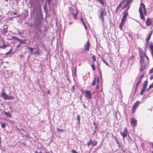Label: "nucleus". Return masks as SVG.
Masks as SVG:
<instances>
[{
    "mask_svg": "<svg viewBox=\"0 0 153 153\" xmlns=\"http://www.w3.org/2000/svg\"><path fill=\"white\" fill-rule=\"evenodd\" d=\"M139 53L140 56V64L141 67L140 71H142L145 69L146 67V64L145 63L144 61V57H146L148 60L149 58L144 53L139 51Z\"/></svg>",
    "mask_w": 153,
    "mask_h": 153,
    "instance_id": "nucleus-1",
    "label": "nucleus"
},
{
    "mask_svg": "<svg viewBox=\"0 0 153 153\" xmlns=\"http://www.w3.org/2000/svg\"><path fill=\"white\" fill-rule=\"evenodd\" d=\"M139 12L140 13V16L142 19L145 20V18L143 15V12L145 15H146V10L145 5L143 3L140 4V6L139 8Z\"/></svg>",
    "mask_w": 153,
    "mask_h": 153,
    "instance_id": "nucleus-2",
    "label": "nucleus"
},
{
    "mask_svg": "<svg viewBox=\"0 0 153 153\" xmlns=\"http://www.w3.org/2000/svg\"><path fill=\"white\" fill-rule=\"evenodd\" d=\"M107 15V12L104 8H101L100 9V13L99 17L101 19L102 21L104 22L105 21L104 17Z\"/></svg>",
    "mask_w": 153,
    "mask_h": 153,
    "instance_id": "nucleus-3",
    "label": "nucleus"
},
{
    "mask_svg": "<svg viewBox=\"0 0 153 153\" xmlns=\"http://www.w3.org/2000/svg\"><path fill=\"white\" fill-rule=\"evenodd\" d=\"M1 96L5 100H13L14 99L13 96L8 95L5 92H1Z\"/></svg>",
    "mask_w": 153,
    "mask_h": 153,
    "instance_id": "nucleus-4",
    "label": "nucleus"
},
{
    "mask_svg": "<svg viewBox=\"0 0 153 153\" xmlns=\"http://www.w3.org/2000/svg\"><path fill=\"white\" fill-rule=\"evenodd\" d=\"M133 1V0H123L121 3V5L123 6V8L126 7Z\"/></svg>",
    "mask_w": 153,
    "mask_h": 153,
    "instance_id": "nucleus-5",
    "label": "nucleus"
},
{
    "mask_svg": "<svg viewBox=\"0 0 153 153\" xmlns=\"http://www.w3.org/2000/svg\"><path fill=\"white\" fill-rule=\"evenodd\" d=\"M69 10L72 14L73 18L76 19V17L78 13L77 11L76 10H73L70 7H69Z\"/></svg>",
    "mask_w": 153,
    "mask_h": 153,
    "instance_id": "nucleus-6",
    "label": "nucleus"
},
{
    "mask_svg": "<svg viewBox=\"0 0 153 153\" xmlns=\"http://www.w3.org/2000/svg\"><path fill=\"white\" fill-rule=\"evenodd\" d=\"M97 141H96L95 140H93L91 139H90L87 143V145L88 146H89L90 145H92L93 146H94L97 145Z\"/></svg>",
    "mask_w": 153,
    "mask_h": 153,
    "instance_id": "nucleus-7",
    "label": "nucleus"
},
{
    "mask_svg": "<svg viewBox=\"0 0 153 153\" xmlns=\"http://www.w3.org/2000/svg\"><path fill=\"white\" fill-rule=\"evenodd\" d=\"M129 7H130V6H129L128 8L126 10V11H125L124 12V14L123 16L122 19L121 20V22H123L125 23V22L126 19V18H127V16L128 15V13L127 11L129 8Z\"/></svg>",
    "mask_w": 153,
    "mask_h": 153,
    "instance_id": "nucleus-8",
    "label": "nucleus"
},
{
    "mask_svg": "<svg viewBox=\"0 0 153 153\" xmlns=\"http://www.w3.org/2000/svg\"><path fill=\"white\" fill-rule=\"evenodd\" d=\"M140 103V102L138 101H137V102L134 103L132 108L133 113H134V112L136 109L139 105Z\"/></svg>",
    "mask_w": 153,
    "mask_h": 153,
    "instance_id": "nucleus-9",
    "label": "nucleus"
},
{
    "mask_svg": "<svg viewBox=\"0 0 153 153\" xmlns=\"http://www.w3.org/2000/svg\"><path fill=\"white\" fill-rule=\"evenodd\" d=\"M134 59L135 58L134 56L132 55L130 56L129 58L128 61V65H131L133 63V62L134 60Z\"/></svg>",
    "mask_w": 153,
    "mask_h": 153,
    "instance_id": "nucleus-10",
    "label": "nucleus"
},
{
    "mask_svg": "<svg viewBox=\"0 0 153 153\" xmlns=\"http://www.w3.org/2000/svg\"><path fill=\"white\" fill-rule=\"evenodd\" d=\"M85 96L88 99H90L91 97V92L90 91H86L85 92Z\"/></svg>",
    "mask_w": 153,
    "mask_h": 153,
    "instance_id": "nucleus-11",
    "label": "nucleus"
},
{
    "mask_svg": "<svg viewBox=\"0 0 153 153\" xmlns=\"http://www.w3.org/2000/svg\"><path fill=\"white\" fill-rule=\"evenodd\" d=\"M128 134L127 130L126 128H125L122 132H121V134L123 136L124 141H125L124 138L126 137Z\"/></svg>",
    "mask_w": 153,
    "mask_h": 153,
    "instance_id": "nucleus-12",
    "label": "nucleus"
},
{
    "mask_svg": "<svg viewBox=\"0 0 153 153\" xmlns=\"http://www.w3.org/2000/svg\"><path fill=\"white\" fill-rule=\"evenodd\" d=\"M89 42L88 41H87L86 42L85 44L84 45V50L85 51H88L89 50Z\"/></svg>",
    "mask_w": 153,
    "mask_h": 153,
    "instance_id": "nucleus-13",
    "label": "nucleus"
},
{
    "mask_svg": "<svg viewBox=\"0 0 153 153\" xmlns=\"http://www.w3.org/2000/svg\"><path fill=\"white\" fill-rule=\"evenodd\" d=\"M131 123L132 125H133L134 126H135L137 125V120L134 118H132L131 119Z\"/></svg>",
    "mask_w": 153,
    "mask_h": 153,
    "instance_id": "nucleus-14",
    "label": "nucleus"
},
{
    "mask_svg": "<svg viewBox=\"0 0 153 153\" xmlns=\"http://www.w3.org/2000/svg\"><path fill=\"white\" fill-rule=\"evenodd\" d=\"M96 80H97V83H98L99 81V78H98V77H95L94 80L91 83V85L92 86L95 85V84Z\"/></svg>",
    "mask_w": 153,
    "mask_h": 153,
    "instance_id": "nucleus-15",
    "label": "nucleus"
},
{
    "mask_svg": "<svg viewBox=\"0 0 153 153\" xmlns=\"http://www.w3.org/2000/svg\"><path fill=\"white\" fill-rule=\"evenodd\" d=\"M41 23V21L40 20H39L38 21H36L34 23V25L35 26H36V28H37L39 27V25Z\"/></svg>",
    "mask_w": 153,
    "mask_h": 153,
    "instance_id": "nucleus-16",
    "label": "nucleus"
},
{
    "mask_svg": "<svg viewBox=\"0 0 153 153\" xmlns=\"http://www.w3.org/2000/svg\"><path fill=\"white\" fill-rule=\"evenodd\" d=\"M148 84V81L147 80L145 81L143 84V88L146 89L147 87V86Z\"/></svg>",
    "mask_w": 153,
    "mask_h": 153,
    "instance_id": "nucleus-17",
    "label": "nucleus"
},
{
    "mask_svg": "<svg viewBox=\"0 0 153 153\" xmlns=\"http://www.w3.org/2000/svg\"><path fill=\"white\" fill-rule=\"evenodd\" d=\"M146 24L147 26H149L151 25V22L150 19H147L146 20Z\"/></svg>",
    "mask_w": 153,
    "mask_h": 153,
    "instance_id": "nucleus-18",
    "label": "nucleus"
},
{
    "mask_svg": "<svg viewBox=\"0 0 153 153\" xmlns=\"http://www.w3.org/2000/svg\"><path fill=\"white\" fill-rule=\"evenodd\" d=\"M141 80H141V78H139L138 81L136 83V89L137 88L138 85H139V84L140 83Z\"/></svg>",
    "mask_w": 153,
    "mask_h": 153,
    "instance_id": "nucleus-19",
    "label": "nucleus"
},
{
    "mask_svg": "<svg viewBox=\"0 0 153 153\" xmlns=\"http://www.w3.org/2000/svg\"><path fill=\"white\" fill-rule=\"evenodd\" d=\"M4 114L5 115H6L7 117H11V114L9 111L8 112L5 111L4 112Z\"/></svg>",
    "mask_w": 153,
    "mask_h": 153,
    "instance_id": "nucleus-20",
    "label": "nucleus"
},
{
    "mask_svg": "<svg viewBox=\"0 0 153 153\" xmlns=\"http://www.w3.org/2000/svg\"><path fill=\"white\" fill-rule=\"evenodd\" d=\"M152 35V33H150L149 35H148V36L147 39V40H146V41L147 42H148L149 40L150 39V37H151V36Z\"/></svg>",
    "mask_w": 153,
    "mask_h": 153,
    "instance_id": "nucleus-21",
    "label": "nucleus"
},
{
    "mask_svg": "<svg viewBox=\"0 0 153 153\" xmlns=\"http://www.w3.org/2000/svg\"><path fill=\"white\" fill-rule=\"evenodd\" d=\"M124 23L123 22H121V23L119 26V28L121 30H122V27L124 25Z\"/></svg>",
    "mask_w": 153,
    "mask_h": 153,
    "instance_id": "nucleus-22",
    "label": "nucleus"
},
{
    "mask_svg": "<svg viewBox=\"0 0 153 153\" xmlns=\"http://www.w3.org/2000/svg\"><path fill=\"white\" fill-rule=\"evenodd\" d=\"M146 89L143 88L141 90V91H140V94L141 95H142L144 93V92H145V91Z\"/></svg>",
    "mask_w": 153,
    "mask_h": 153,
    "instance_id": "nucleus-23",
    "label": "nucleus"
},
{
    "mask_svg": "<svg viewBox=\"0 0 153 153\" xmlns=\"http://www.w3.org/2000/svg\"><path fill=\"white\" fill-rule=\"evenodd\" d=\"M3 34L4 35H5L7 32V30L5 28L3 29Z\"/></svg>",
    "mask_w": 153,
    "mask_h": 153,
    "instance_id": "nucleus-24",
    "label": "nucleus"
},
{
    "mask_svg": "<svg viewBox=\"0 0 153 153\" xmlns=\"http://www.w3.org/2000/svg\"><path fill=\"white\" fill-rule=\"evenodd\" d=\"M12 49L11 48L10 50L9 51H8V52L6 53H5L6 55H8L9 54H10L12 52Z\"/></svg>",
    "mask_w": 153,
    "mask_h": 153,
    "instance_id": "nucleus-25",
    "label": "nucleus"
},
{
    "mask_svg": "<svg viewBox=\"0 0 153 153\" xmlns=\"http://www.w3.org/2000/svg\"><path fill=\"white\" fill-rule=\"evenodd\" d=\"M7 47V45H5L4 44H3V45L2 46H1L0 48L2 49H4L5 48Z\"/></svg>",
    "mask_w": 153,
    "mask_h": 153,
    "instance_id": "nucleus-26",
    "label": "nucleus"
},
{
    "mask_svg": "<svg viewBox=\"0 0 153 153\" xmlns=\"http://www.w3.org/2000/svg\"><path fill=\"white\" fill-rule=\"evenodd\" d=\"M28 49L30 50V52H32V53H33V48L29 47L28 48Z\"/></svg>",
    "mask_w": 153,
    "mask_h": 153,
    "instance_id": "nucleus-27",
    "label": "nucleus"
},
{
    "mask_svg": "<svg viewBox=\"0 0 153 153\" xmlns=\"http://www.w3.org/2000/svg\"><path fill=\"white\" fill-rule=\"evenodd\" d=\"M153 88V83L151 85H150V86L149 87V88H148L147 90H148L149 89H151Z\"/></svg>",
    "mask_w": 153,
    "mask_h": 153,
    "instance_id": "nucleus-28",
    "label": "nucleus"
},
{
    "mask_svg": "<svg viewBox=\"0 0 153 153\" xmlns=\"http://www.w3.org/2000/svg\"><path fill=\"white\" fill-rule=\"evenodd\" d=\"M92 58L94 61H96V57L94 55H93Z\"/></svg>",
    "mask_w": 153,
    "mask_h": 153,
    "instance_id": "nucleus-29",
    "label": "nucleus"
},
{
    "mask_svg": "<svg viewBox=\"0 0 153 153\" xmlns=\"http://www.w3.org/2000/svg\"><path fill=\"white\" fill-rule=\"evenodd\" d=\"M57 130L58 132H62L63 131V129L57 128Z\"/></svg>",
    "mask_w": 153,
    "mask_h": 153,
    "instance_id": "nucleus-30",
    "label": "nucleus"
},
{
    "mask_svg": "<svg viewBox=\"0 0 153 153\" xmlns=\"http://www.w3.org/2000/svg\"><path fill=\"white\" fill-rule=\"evenodd\" d=\"M128 35L129 36V37L131 39H132L133 38V36L131 34V33H128Z\"/></svg>",
    "mask_w": 153,
    "mask_h": 153,
    "instance_id": "nucleus-31",
    "label": "nucleus"
},
{
    "mask_svg": "<svg viewBox=\"0 0 153 153\" xmlns=\"http://www.w3.org/2000/svg\"><path fill=\"white\" fill-rule=\"evenodd\" d=\"M102 60L103 62L105 63L107 66H109L108 64L105 61V60L103 59V58L102 59Z\"/></svg>",
    "mask_w": 153,
    "mask_h": 153,
    "instance_id": "nucleus-32",
    "label": "nucleus"
},
{
    "mask_svg": "<svg viewBox=\"0 0 153 153\" xmlns=\"http://www.w3.org/2000/svg\"><path fill=\"white\" fill-rule=\"evenodd\" d=\"M14 38H15V39L17 40L19 42H20L21 41V40L19 39L18 38L16 37H13Z\"/></svg>",
    "mask_w": 153,
    "mask_h": 153,
    "instance_id": "nucleus-33",
    "label": "nucleus"
},
{
    "mask_svg": "<svg viewBox=\"0 0 153 153\" xmlns=\"http://www.w3.org/2000/svg\"><path fill=\"white\" fill-rule=\"evenodd\" d=\"M14 38H15V39L17 40L19 42H20L21 41V40L19 39L18 38L16 37H13Z\"/></svg>",
    "mask_w": 153,
    "mask_h": 153,
    "instance_id": "nucleus-34",
    "label": "nucleus"
},
{
    "mask_svg": "<svg viewBox=\"0 0 153 153\" xmlns=\"http://www.w3.org/2000/svg\"><path fill=\"white\" fill-rule=\"evenodd\" d=\"M97 1H99L100 3L102 4H103V2L102 0H97Z\"/></svg>",
    "mask_w": 153,
    "mask_h": 153,
    "instance_id": "nucleus-35",
    "label": "nucleus"
},
{
    "mask_svg": "<svg viewBox=\"0 0 153 153\" xmlns=\"http://www.w3.org/2000/svg\"><path fill=\"white\" fill-rule=\"evenodd\" d=\"M71 152L72 153H78L77 152H76V151L74 149H72L71 150Z\"/></svg>",
    "mask_w": 153,
    "mask_h": 153,
    "instance_id": "nucleus-36",
    "label": "nucleus"
},
{
    "mask_svg": "<svg viewBox=\"0 0 153 153\" xmlns=\"http://www.w3.org/2000/svg\"><path fill=\"white\" fill-rule=\"evenodd\" d=\"M35 53L39 54H40L39 51L38 50H37Z\"/></svg>",
    "mask_w": 153,
    "mask_h": 153,
    "instance_id": "nucleus-37",
    "label": "nucleus"
},
{
    "mask_svg": "<svg viewBox=\"0 0 153 153\" xmlns=\"http://www.w3.org/2000/svg\"><path fill=\"white\" fill-rule=\"evenodd\" d=\"M149 73L150 74H152L153 73V68L151 70H150Z\"/></svg>",
    "mask_w": 153,
    "mask_h": 153,
    "instance_id": "nucleus-38",
    "label": "nucleus"
},
{
    "mask_svg": "<svg viewBox=\"0 0 153 153\" xmlns=\"http://www.w3.org/2000/svg\"><path fill=\"white\" fill-rule=\"evenodd\" d=\"M2 127L4 128L5 127V123H3L1 125Z\"/></svg>",
    "mask_w": 153,
    "mask_h": 153,
    "instance_id": "nucleus-39",
    "label": "nucleus"
},
{
    "mask_svg": "<svg viewBox=\"0 0 153 153\" xmlns=\"http://www.w3.org/2000/svg\"><path fill=\"white\" fill-rule=\"evenodd\" d=\"M47 3L48 4V5H50L51 3V1L50 0H48L47 1Z\"/></svg>",
    "mask_w": 153,
    "mask_h": 153,
    "instance_id": "nucleus-40",
    "label": "nucleus"
},
{
    "mask_svg": "<svg viewBox=\"0 0 153 153\" xmlns=\"http://www.w3.org/2000/svg\"><path fill=\"white\" fill-rule=\"evenodd\" d=\"M80 20H81V21L82 22L83 24L85 23L83 21L82 18H80Z\"/></svg>",
    "mask_w": 153,
    "mask_h": 153,
    "instance_id": "nucleus-41",
    "label": "nucleus"
},
{
    "mask_svg": "<svg viewBox=\"0 0 153 153\" xmlns=\"http://www.w3.org/2000/svg\"><path fill=\"white\" fill-rule=\"evenodd\" d=\"M25 40H24V41H23L21 40V41L20 42L21 43L20 44H21V43L25 44Z\"/></svg>",
    "mask_w": 153,
    "mask_h": 153,
    "instance_id": "nucleus-42",
    "label": "nucleus"
},
{
    "mask_svg": "<svg viewBox=\"0 0 153 153\" xmlns=\"http://www.w3.org/2000/svg\"><path fill=\"white\" fill-rule=\"evenodd\" d=\"M91 67L93 70H95V67L93 65H91Z\"/></svg>",
    "mask_w": 153,
    "mask_h": 153,
    "instance_id": "nucleus-43",
    "label": "nucleus"
},
{
    "mask_svg": "<svg viewBox=\"0 0 153 153\" xmlns=\"http://www.w3.org/2000/svg\"><path fill=\"white\" fill-rule=\"evenodd\" d=\"M77 120H78V121L79 122L80 119L79 116V115H78V116L77 117Z\"/></svg>",
    "mask_w": 153,
    "mask_h": 153,
    "instance_id": "nucleus-44",
    "label": "nucleus"
},
{
    "mask_svg": "<svg viewBox=\"0 0 153 153\" xmlns=\"http://www.w3.org/2000/svg\"><path fill=\"white\" fill-rule=\"evenodd\" d=\"M47 93L48 94H51V91L50 90H48L47 92Z\"/></svg>",
    "mask_w": 153,
    "mask_h": 153,
    "instance_id": "nucleus-45",
    "label": "nucleus"
},
{
    "mask_svg": "<svg viewBox=\"0 0 153 153\" xmlns=\"http://www.w3.org/2000/svg\"><path fill=\"white\" fill-rule=\"evenodd\" d=\"M83 25H84V27H85V30H86L87 29V27H86V25H85V23L83 24Z\"/></svg>",
    "mask_w": 153,
    "mask_h": 153,
    "instance_id": "nucleus-46",
    "label": "nucleus"
},
{
    "mask_svg": "<svg viewBox=\"0 0 153 153\" xmlns=\"http://www.w3.org/2000/svg\"><path fill=\"white\" fill-rule=\"evenodd\" d=\"M19 56H20V58H22V57H24V55H23L22 54L20 55Z\"/></svg>",
    "mask_w": 153,
    "mask_h": 153,
    "instance_id": "nucleus-47",
    "label": "nucleus"
},
{
    "mask_svg": "<svg viewBox=\"0 0 153 153\" xmlns=\"http://www.w3.org/2000/svg\"><path fill=\"white\" fill-rule=\"evenodd\" d=\"M21 44H19V45H18L16 46L17 48H19Z\"/></svg>",
    "mask_w": 153,
    "mask_h": 153,
    "instance_id": "nucleus-48",
    "label": "nucleus"
},
{
    "mask_svg": "<svg viewBox=\"0 0 153 153\" xmlns=\"http://www.w3.org/2000/svg\"><path fill=\"white\" fill-rule=\"evenodd\" d=\"M153 79V75H152L151 76V77H150V79L151 80H152V79Z\"/></svg>",
    "mask_w": 153,
    "mask_h": 153,
    "instance_id": "nucleus-49",
    "label": "nucleus"
},
{
    "mask_svg": "<svg viewBox=\"0 0 153 153\" xmlns=\"http://www.w3.org/2000/svg\"><path fill=\"white\" fill-rule=\"evenodd\" d=\"M143 77V75H142L139 78H141V80H142V77Z\"/></svg>",
    "mask_w": 153,
    "mask_h": 153,
    "instance_id": "nucleus-50",
    "label": "nucleus"
},
{
    "mask_svg": "<svg viewBox=\"0 0 153 153\" xmlns=\"http://www.w3.org/2000/svg\"><path fill=\"white\" fill-rule=\"evenodd\" d=\"M2 92H4V88H3V89H2Z\"/></svg>",
    "mask_w": 153,
    "mask_h": 153,
    "instance_id": "nucleus-51",
    "label": "nucleus"
},
{
    "mask_svg": "<svg viewBox=\"0 0 153 153\" xmlns=\"http://www.w3.org/2000/svg\"><path fill=\"white\" fill-rule=\"evenodd\" d=\"M98 83H97V86H96L97 88H98Z\"/></svg>",
    "mask_w": 153,
    "mask_h": 153,
    "instance_id": "nucleus-52",
    "label": "nucleus"
},
{
    "mask_svg": "<svg viewBox=\"0 0 153 153\" xmlns=\"http://www.w3.org/2000/svg\"><path fill=\"white\" fill-rule=\"evenodd\" d=\"M72 23H73V22H69V25H71L72 24Z\"/></svg>",
    "mask_w": 153,
    "mask_h": 153,
    "instance_id": "nucleus-53",
    "label": "nucleus"
},
{
    "mask_svg": "<svg viewBox=\"0 0 153 153\" xmlns=\"http://www.w3.org/2000/svg\"><path fill=\"white\" fill-rule=\"evenodd\" d=\"M76 68H74V71H75V73H76Z\"/></svg>",
    "mask_w": 153,
    "mask_h": 153,
    "instance_id": "nucleus-54",
    "label": "nucleus"
},
{
    "mask_svg": "<svg viewBox=\"0 0 153 153\" xmlns=\"http://www.w3.org/2000/svg\"><path fill=\"white\" fill-rule=\"evenodd\" d=\"M152 148H153V143L152 144Z\"/></svg>",
    "mask_w": 153,
    "mask_h": 153,
    "instance_id": "nucleus-55",
    "label": "nucleus"
},
{
    "mask_svg": "<svg viewBox=\"0 0 153 153\" xmlns=\"http://www.w3.org/2000/svg\"><path fill=\"white\" fill-rule=\"evenodd\" d=\"M37 153H42V152H39V153L37 152Z\"/></svg>",
    "mask_w": 153,
    "mask_h": 153,
    "instance_id": "nucleus-56",
    "label": "nucleus"
},
{
    "mask_svg": "<svg viewBox=\"0 0 153 153\" xmlns=\"http://www.w3.org/2000/svg\"><path fill=\"white\" fill-rule=\"evenodd\" d=\"M143 99H144V98H143L142 99V100H143Z\"/></svg>",
    "mask_w": 153,
    "mask_h": 153,
    "instance_id": "nucleus-57",
    "label": "nucleus"
},
{
    "mask_svg": "<svg viewBox=\"0 0 153 153\" xmlns=\"http://www.w3.org/2000/svg\"><path fill=\"white\" fill-rule=\"evenodd\" d=\"M34 153H37V152H35Z\"/></svg>",
    "mask_w": 153,
    "mask_h": 153,
    "instance_id": "nucleus-58",
    "label": "nucleus"
},
{
    "mask_svg": "<svg viewBox=\"0 0 153 153\" xmlns=\"http://www.w3.org/2000/svg\"><path fill=\"white\" fill-rule=\"evenodd\" d=\"M47 153H50V152H47Z\"/></svg>",
    "mask_w": 153,
    "mask_h": 153,
    "instance_id": "nucleus-59",
    "label": "nucleus"
},
{
    "mask_svg": "<svg viewBox=\"0 0 153 153\" xmlns=\"http://www.w3.org/2000/svg\"><path fill=\"white\" fill-rule=\"evenodd\" d=\"M152 153H153V151L152 152Z\"/></svg>",
    "mask_w": 153,
    "mask_h": 153,
    "instance_id": "nucleus-60",
    "label": "nucleus"
},
{
    "mask_svg": "<svg viewBox=\"0 0 153 153\" xmlns=\"http://www.w3.org/2000/svg\"><path fill=\"white\" fill-rule=\"evenodd\" d=\"M45 153H47V152H46Z\"/></svg>",
    "mask_w": 153,
    "mask_h": 153,
    "instance_id": "nucleus-61",
    "label": "nucleus"
}]
</instances>
